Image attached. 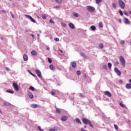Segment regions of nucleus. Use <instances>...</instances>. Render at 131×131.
I'll list each match as a JSON object with an SVG mask.
<instances>
[{
	"label": "nucleus",
	"instance_id": "f257e3e1",
	"mask_svg": "<svg viewBox=\"0 0 131 131\" xmlns=\"http://www.w3.org/2000/svg\"><path fill=\"white\" fill-rule=\"evenodd\" d=\"M120 62L123 67H125V59H124V58L122 56H120Z\"/></svg>",
	"mask_w": 131,
	"mask_h": 131
},
{
	"label": "nucleus",
	"instance_id": "f03ea898",
	"mask_svg": "<svg viewBox=\"0 0 131 131\" xmlns=\"http://www.w3.org/2000/svg\"><path fill=\"white\" fill-rule=\"evenodd\" d=\"M118 3L121 9H124V8H125V3H124L123 1H122V0H119Z\"/></svg>",
	"mask_w": 131,
	"mask_h": 131
},
{
	"label": "nucleus",
	"instance_id": "7ed1b4c3",
	"mask_svg": "<svg viewBox=\"0 0 131 131\" xmlns=\"http://www.w3.org/2000/svg\"><path fill=\"white\" fill-rule=\"evenodd\" d=\"M25 16L28 19H30L31 22H33V23H36V21H35V20L34 19H33V18H32V17H31V16L28 15H27V14H25Z\"/></svg>",
	"mask_w": 131,
	"mask_h": 131
},
{
	"label": "nucleus",
	"instance_id": "20e7f679",
	"mask_svg": "<svg viewBox=\"0 0 131 131\" xmlns=\"http://www.w3.org/2000/svg\"><path fill=\"white\" fill-rule=\"evenodd\" d=\"M15 91H16V92H19V86L18 85V84L16 83H13L12 84Z\"/></svg>",
	"mask_w": 131,
	"mask_h": 131
},
{
	"label": "nucleus",
	"instance_id": "39448f33",
	"mask_svg": "<svg viewBox=\"0 0 131 131\" xmlns=\"http://www.w3.org/2000/svg\"><path fill=\"white\" fill-rule=\"evenodd\" d=\"M82 121L84 123V124H89V123L91 121V120L85 118H82Z\"/></svg>",
	"mask_w": 131,
	"mask_h": 131
},
{
	"label": "nucleus",
	"instance_id": "423d86ee",
	"mask_svg": "<svg viewBox=\"0 0 131 131\" xmlns=\"http://www.w3.org/2000/svg\"><path fill=\"white\" fill-rule=\"evenodd\" d=\"M87 9L89 12L93 13V12H95V8L92 6H87Z\"/></svg>",
	"mask_w": 131,
	"mask_h": 131
},
{
	"label": "nucleus",
	"instance_id": "0eeeda50",
	"mask_svg": "<svg viewBox=\"0 0 131 131\" xmlns=\"http://www.w3.org/2000/svg\"><path fill=\"white\" fill-rule=\"evenodd\" d=\"M35 72H36L37 76L39 78H42V76L41 75V72H40V71H39V70H36Z\"/></svg>",
	"mask_w": 131,
	"mask_h": 131
},
{
	"label": "nucleus",
	"instance_id": "6e6552de",
	"mask_svg": "<svg viewBox=\"0 0 131 131\" xmlns=\"http://www.w3.org/2000/svg\"><path fill=\"white\" fill-rule=\"evenodd\" d=\"M114 71L115 72H116V73H117V75H118L119 76H120V75H121V72H120V71H119V70H118V68H115Z\"/></svg>",
	"mask_w": 131,
	"mask_h": 131
},
{
	"label": "nucleus",
	"instance_id": "1a4fd4ad",
	"mask_svg": "<svg viewBox=\"0 0 131 131\" xmlns=\"http://www.w3.org/2000/svg\"><path fill=\"white\" fill-rule=\"evenodd\" d=\"M104 95L107 96V97H109L110 98L111 97V96H112L111 93H110L109 91L104 92Z\"/></svg>",
	"mask_w": 131,
	"mask_h": 131
},
{
	"label": "nucleus",
	"instance_id": "9d476101",
	"mask_svg": "<svg viewBox=\"0 0 131 131\" xmlns=\"http://www.w3.org/2000/svg\"><path fill=\"white\" fill-rule=\"evenodd\" d=\"M69 26L72 29H75V26H74V25L73 23H69Z\"/></svg>",
	"mask_w": 131,
	"mask_h": 131
},
{
	"label": "nucleus",
	"instance_id": "9b49d317",
	"mask_svg": "<svg viewBox=\"0 0 131 131\" xmlns=\"http://www.w3.org/2000/svg\"><path fill=\"white\" fill-rule=\"evenodd\" d=\"M72 67L73 68H76V65H77V63H76V61H73V62H72Z\"/></svg>",
	"mask_w": 131,
	"mask_h": 131
},
{
	"label": "nucleus",
	"instance_id": "f8f14e48",
	"mask_svg": "<svg viewBox=\"0 0 131 131\" xmlns=\"http://www.w3.org/2000/svg\"><path fill=\"white\" fill-rule=\"evenodd\" d=\"M23 59L24 61H27V60H28V56H27L26 54H24L23 55Z\"/></svg>",
	"mask_w": 131,
	"mask_h": 131
},
{
	"label": "nucleus",
	"instance_id": "ddd939ff",
	"mask_svg": "<svg viewBox=\"0 0 131 131\" xmlns=\"http://www.w3.org/2000/svg\"><path fill=\"white\" fill-rule=\"evenodd\" d=\"M4 106H13V105H12L11 103L8 102H4Z\"/></svg>",
	"mask_w": 131,
	"mask_h": 131
},
{
	"label": "nucleus",
	"instance_id": "4468645a",
	"mask_svg": "<svg viewBox=\"0 0 131 131\" xmlns=\"http://www.w3.org/2000/svg\"><path fill=\"white\" fill-rule=\"evenodd\" d=\"M31 54L33 56H37V52L34 50L31 51Z\"/></svg>",
	"mask_w": 131,
	"mask_h": 131
},
{
	"label": "nucleus",
	"instance_id": "2eb2a0df",
	"mask_svg": "<svg viewBox=\"0 0 131 131\" xmlns=\"http://www.w3.org/2000/svg\"><path fill=\"white\" fill-rule=\"evenodd\" d=\"M124 20H125V23H126V24H128V25L130 24V21H129V20H128L127 18H125Z\"/></svg>",
	"mask_w": 131,
	"mask_h": 131
},
{
	"label": "nucleus",
	"instance_id": "dca6fc26",
	"mask_svg": "<svg viewBox=\"0 0 131 131\" xmlns=\"http://www.w3.org/2000/svg\"><path fill=\"white\" fill-rule=\"evenodd\" d=\"M126 89H127L128 90H129L131 89V84L130 83H127L126 84Z\"/></svg>",
	"mask_w": 131,
	"mask_h": 131
},
{
	"label": "nucleus",
	"instance_id": "f3484780",
	"mask_svg": "<svg viewBox=\"0 0 131 131\" xmlns=\"http://www.w3.org/2000/svg\"><path fill=\"white\" fill-rule=\"evenodd\" d=\"M61 120L62 121H66V120H67V117L66 116H62L61 117Z\"/></svg>",
	"mask_w": 131,
	"mask_h": 131
},
{
	"label": "nucleus",
	"instance_id": "a211bd4d",
	"mask_svg": "<svg viewBox=\"0 0 131 131\" xmlns=\"http://www.w3.org/2000/svg\"><path fill=\"white\" fill-rule=\"evenodd\" d=\"M30 106L32 108H37V104H32L30 105Z\"/></svg>",
	"mask_w": 131,
	"mask_h": 131
},
{
	"label": "nucleus",
	"instance_id": "6ab92c4d",
	"mask_svg": "<svg viewBox=\"0 0 131 131\" xmlns=\"http://www.w3.org/2000/svg\"><path fill=\"white\" fill-rule=\"evenodd\" d=\"M28 96L29 97V98H30V99H33V95L32 94V93L29 92Z\"/></svg>",
	"mask_w": 131,
	"mask_h": 131
},
{
	"label": "nucleus",
	"instance_id": "aec40b11",
	"mask_svg": "<svg viewBox=\"0 0 131 131\" xmlns=\"http://www.w3.org/2000/svg\"><path fill=\"white\" fill-rule=\"evenodd\" d=\"M50 69L51 70H55V67H54V65L53 64H50L49 66Z\"/></svg>",
	"mask_w": 131,
	"mask_h": 131
},
{
	"label": "nucleus",
	"instance_id": "412c9836",
	"mask_svg": "<svg viewBox=\"0 0 131 131\" xmlns=\"http://www.w3.org/2000/svg\"><path fill=\"white\" fill-rule=\"evenodd\" d=\"M80 55L81 57H83V58H86V56H85V54H84V53L81 52L80 53Z\"/></svg>",
	"mask_w": 131,
	"mask_h": 131
},
{
	"label": "nucleus",
	"instance_id": "4be33fe9",
	"mask_svg": "<svg viewBox=\"0 0 131 131\" xmlns=\"http://www.w3.org/2000/svg\"><path fill=\"white\" fill-rule=\"evenodd\" d=\"M90 28L93 30V31H95L96 30V27L95 26H91Z\"/></svg>",
	"mask_w": 131,
	"mask_h": 131
},
{
	"label": "nucleus",
	"instance_id": "5701e85b",
	"mask_svg": "<svg viewBox=\"0 0 131 131\" xmlns=\"http://www.w3.org/2000/svg\"><path fill=\"white\" fill-rule=\"evenodd\" d=\"M6 93H9L10 94H14V92L11 90H7Z\"/></svg>",
	"mask_w": 131,
	"mask_h": 131
},
{
	"label": "nucleus",
	"instance_id": "b1692460",
	"mask_svg": "<svg viewBox=\"0 0 131 131\" xmlns=\"http://www.w3.org/2000/svg\"><path fill=\"white\" fill-rule=\"evenodd\" d=\"M55 108L57 113H61V111H60V109L58 108L56 106H55Z\"/></svg>",
	"mask_w": 131,
	"mask_h": 131
},
{
	"label": "nucleus",
	"instance_id": "393cba45",
	"mask_svg": "<svg viewBox=\"0 0 131 131\" xmlns=\"http://www.w3.org/2000/svg\"><path fill=\"white\" fill-rule=\"evenodd\" d=\"M76 122L77 123H80V124H81V122H80V120L78 118L76 119Z\"/></svg>",
	"mask_w": 131,
	"mask_h": 131
},
{
	"label": "nucleus",
	"instance_id": "a878e982",
	"mask_svg": "<svg viewBox=\"0 0 131 131\" xmlns=\"http://www.w3.org/2000/svg\"><path fill=\"white\" fill-rule=\"evenodd\" d=\"M29 90H31V91H35V88H34V87H33L32 86H30L29 88Z\"/></svg>",
	"mask_w": 131,
	"mask_h": 131
},
{
	"label": "nucleus",
	"instance_id": "bb28decb",
	"mask_svg": "<svg viewBox=\"0 0 131 131\" xmlns=\"http://www.w3.org/2000/svg\"><path fill=\"white\" fill-rule=\"evenodd\" d=\"M99 47L100 49H104V45L103 43H100Z\"/></svg>",
	"mask_w": 131,
	"mask_h": 131
},
{
	"label": "nucleus",
	"instance_id": "cd10ccee",
	"mask_svg": "<svg viewBox=\"0 0 131 131\" xmlns=\"http://www.w3.org/2000/svg\"><path fill=\"white\" fill-rule=\"evenodd\" d=\"M41 17L44 20H46V19H47V15H46V14H42Z\"/></svg>",
	"mask_w": 131,
	"mask_h": 131
},
{
	"label": "nucleus",
	"instance_id": "c85d7f7f",
	"mask_svg": "<svg viewBox=\"0 0 131 131\" xmlns=\"http://www.w3.org/2000/svg\"><path fill=\"white\" fill-rule=\"evenodd\" d=\"M88 124L90 125V126H91V127H92V128H94V125H93V123H92V122H91V121L88 123Z\"/></svg>",
	"mask_w": 131,
	"mask_h": 131
},
{
	"label": "nucleus",
	"instance_id": "c756f323",
	"mask_svg": "<svg viewBox=\"0 0 131 131\" xmlns=\"http://www.w3.org/2000/svg\"><path fill=\"white\" fill-rule=\"evenodd\" d=\"M99 26L100 28H103V23H102V22H100L99 23Z\"/></svg>",
	"mask_w": 131,
	"mask_h": 131
},
{
	"label": "nucleus",
	"instance_id": "7c9ffc66",
	"mask_svg": "<svg viewBox=\"0 0 131 131\" xmlns=\"http://www.w3.org/2000/svg\"><path fill=\"white\" fill-rule=\"evenodd\" d=\"M112 6L114 8V9L116 10V9H117V8H116V4L115 3L112 4Z\"/></svg>",
	"mask_w": 131,
	"mask_h": 131
},
{
	"label": "nucleus",
	"instance_id": "2f4dec72",
	"mask_svg": "<svg viewBox=\"0 0 131 131\" xmlns=\"http://www.w3.org/2000/svg\"><path fill=\"white\" fill-rule=\"evenodd\" d=\"M28 72L29 73V74L32 75V76H34V77H35V75L33 74L32 73H31V71L28 70Z\"/></svg>",
	"mask_w": 131,
	"mask_h": 131
},
{
	"label": "nucleus",
	"instance_id": "473e14b6",
	"mask_svg": "<svg viewBox=\"0 0 131 131\" xmlns=\"http://www.w3.org/2000/svg\"><path fill=\"white\" fill-rule=\"evenodd\" d=\"M108 68H110V69H111V67H112V63L108 62Z\"/></svg>",
	"mask_w": 131,
	"mask_h": 131
},
{
	"label": "nucleus",
	"instance_id": "72a5a7b5",
	"mask_svg": "<svg viewBox=\"0 0 131 131\" xmlns=\"http://www.w3.org/2000/svg\"><path fill=\"white\" fill-rule=\"evenodd\" d=\"M55 131H58L59 130V128L57 126H55L53 127Z\"/></svg>",
	"mask_w": 131,
	"mask_h": 131
},
{
	"label": "nucleus",
	"instance_id": "f704fd0d",
	"mask_svg": "<svg viewBox=\"0 0 131 131\" xmlns=\"http://www.w3.org/2000/svg\"><path fill=\"white\" fill-rule=\"evenodd\" d=\"M55 1L56 2V3H57V4H61L62 3V0H55Z\"/></svg>",
	"mask_w": 131,
	"mask_h": 131
},
{
	"label": "nucleus",
	"instance_id": "c9c22d12",
	"mask_svg": "<svg viewBox=\"0 0 131 131\" xmlns=\"http://www.w3.org/2000/svg\"><path fill=\"white\" fill-rule=\"evenodd\" d=\"M119 13L120 15H121V16H122L123 15V12H122V11H121V10H119Z\"/></svg>",
	"mask_w": 131,
	"mask_h": 131
},
{
	"label": "nucleus",
	"instance_id": "e433bc0d",
	"mask_svg": "<svg viewBox=\"0 0 131 131\" xmlns=\"http://www.w3.org/2000/svg\"><path fill=\"white\" fill-rule=\"evenodd\" d=\"M76 73L77 75H80V74H81V72H80V71H77Z\"/></svg>",
	"mask_w": 131,
	"mask_h": 131
},
{
	"label": "nucleus",
	"instance_id": "4c0bfd02",
	"mask_svg": "<svg viewBox=\"0 0 131 131\" xmlns=\"http://www.w3.org/2000/svg\"><path fill=\"white\" fill-rule=\"evenodd\" d=\"M120 105L121 106V107H123V108H125L126 107L125 105L122 104V103H120Z\"/></svg>",
	"mask_w": 131,
	"mask_h": 131
},
{
	"label": "nucleus",
	"instance_id": "58836bf2",
	"mask_svg": "<svg viewBox=\"0 0 131 131\" xmlns=\"http://www.w3.org/2000/svg\"><path fill=\"white\" fill-rule=\"evenodd\" d=\"M115 129H116V130H117V129H118V126H117V125L114 124V125Z\"/></svg>",
	"mask_w": 131,
	"mask_h": 131
},
{
	"label": "nucleus",
	"instance_id": "ea45409f",
	"mask_svg": "<svg viewBox=\"0 0 131 131\" xmlns=\"http://www.w3.org/2000/svg\"><path fill=\"white\" fill-rule=\"evenodd\" d=\"M101 2H102V0H96V3L97 4H100V3H101Z\"/></svg>",
	"mask_w": 131,
	"mask_h": 131
},
{
	"label": "nucleus",
	"instance_id": "a19ab883",
	"mask_svg": "<svg viewBox=\"0 0 131 131\" xmlns=\"http://www.w3.org/2000/svg\"><path fill=\"white\" fill-rule=\"evenodd\" d=\"M103 69H104V70H106V69H107V66L106 65H103Z\"/></svg>",
	"mask_w": 131,
	"mask_h": 131
},
{
	"label": "nucleus",
	"instance_id": "79ce46f5",
	"mask_svg": "<svg viewBox=\"0 0 131 131\" xmlns=\"http://www.w3.org/2000/svg\"><path fill=\"white\" fill-rule=\"evenodd\" d=\"M38 129H39L40 131H43V130L42 129H41V128L40 127V126H38L37 127Z\"/></svg>",
	"mask_w": 131,
	"mask_h": 131
},
{
	"label": "nucleus",
	"instance_id": "37998d69",
	"mask_svg": "<svg viewBox=\"0 0 131 131\" xmlns=\"http://www.w3.org/2000/svg\"><path fill=\"white\" fill-rule=\"evenodd\" d=\"M49 63H52V59L50 58H48Z\"/></svg>",
	"mask_w": 131,
	"mask_h": 131
},
{
	"label": "nucleus",
	"instance_id": "c03bdc74",
	"mask_svg": "<svg viewBox=\"0 0 131 131\" xmlns=\"http://www.w3.org/2000/svg\"><path fill=\"white\" fill-rule=\"evenodd\" d=\"M125 41L124 40H121L120 41L121 45H124Z\"/></svg>",
	"mask_w": 131,
	"mask_h": 131
},
{
	"label": "nucleus",
	"instance_id": "a18cd8bd",
	"mask_svg": "<svg viewBox=\"0 0 131 131\" xmlns=\"http://www.w3.org/2000/svg\"><path fill=\"white\" fill-rule=\"evenodd\" d=\"M74 16L75 17H78L79 15H78V14L75 13H74Z\"/></svg>",
	"mask_w": 131,
	"mask_h": 131
},
{
	"label": "nucleus",
	"instance_id": "49530a36",
	"mask_svg": "<svg viewBox=\"0 0 131 131\" xmlns=\"http://www.w3.org/2000/svg\"><path fill=\"white\" fill-rule=\"evenodd\" d=\"M118 64H119V62H118V61H116L115 62V65H116V66L118 65Z\"/></svg>",
	"mask_w": 131,
	"mask_h": 131
},
{
	"label": "nucleus",
	"instance_id": "de8ad7c7",
	"mask_svg": "<svg viewBox=\"0 0 131 131\" xmlns=\"http://www.w3.org/2000/svg\"><path fill=\"white\" fill-rule=\"evenodd\" d=\"M119 83L120 84H122V83H123V81H122V80H120Z\"/></svg>",
	"mask_w": 131,
	"mask_h": 131
},
{
	"label": "nucleus",
	"instance_id": "09e8293b",
	"mask_svg": "<svg viewBox=\"0 0 131 131\" xmlns=\"http://www.w3.org/2000/svg\"><path fill=\"white\" fill-rule=\"evenodd\" d=\"M10 14L11 15L12 18H13V19H14V14H13V13H12L11 12H10Z\"/></svg>",
	"mask_w": 131,
	"mask_h": 131
},
{
	"label": "nucleus",
	"instance_id": "8fccbe9b",
	"mask_svg": "<svg viewBox=\"0 0 131 131\" xmlns=\"http://www.w3.org/2000/svg\"><path fill=\"white\" fill-rule=\"evenodd\" d=\"M54 40H55V41H59V38H55Z\"/></svg>",
	"mask_w": 131,
	"mask_h": 131
},
{
	"label": "nucleus",
	"instance_id": "3c124183",
	"mask_svg": "<svg viewBox=\"0 0 131 131\" xmlns=\"http://www.w3.org/2000/svg\"><path fill=\"white\" fill-rule=\"evenodd\" d=\"M51 95H52V96H55V92H51Z\"/></svg>",
	"mask_w": 131,
	"mask_h": 131
},
{
	"label": "nucleus",
	"instance_id": "603ef678",
	"mask_svg": "<svg viewBox=\"0 0 131 131\" xmlns=\"http://www.w3.org/2000/svg\"><path fill=\"white\" fill-rule=\"evenodd\" d=\"M50 23H51L52 24H53L54 23V21H53V20H52V19H50Z\"/></svg>",
	"mask_w": 131,
	"mask_h": 131
},
{
	"label": "nucleus",
	"instance_id": "864d4df0",
	"mask_svg": "<svg viewBox=\"0 0 131 131\" xmlns=\"http://www.w3.org/2000/svg\"><path fill=\"white\" fill-rule=\"evenodd\" d=\"M124 15H125L126 16H128V14L126 12H124Z\"/></svg>",
	"mask_w": 131,
	"mask_h": 131
},
{
	"label": "nucleus",
	"instance_id": "5fc2aeb1",
	"mask_svg": "<svg viewBox=\"0 0 131 131\" xmlns=\"http://www.w3.org/2000/svg\"><path fill=\"white\" fill-rule=\"evenodd\" d=\"M54 8H55L56 9H58V8H60V6H55Z\"/></svg>",
	"mask_w": 131,
	"mask_h": 131
},
{
	"label": "nucleus",
	"instance_id": "6e6d98bb",
	"mask_svg": "<svg viewBox=\"0 0 131 131\" xmlns=\"http://www.w3.org/2000/svg\"><path fill=\"white\" fill-rule=\"evenodd\" d=\"M46 49L47 50V51H49L50 50V47H49V46H47Z\"/></svg>",
	"mask_w": 131,
	"mask_h": 131
},
{
	"label": "nucleus",
	"instance_id": "4d7b16f0",
	"mask_svg": "<svg viewBox=\"0 0 131 131\" xmlns=\"http://www.w3.org/2000/svg\"><path fill=\"white\" fill-rule=\"evenodd\" d=\"M49 131H55L54 128L49 129Z\"/></svg>",
	"mask_w": 131,
	"mask_h": 131
},
{
	"label": "nucleus",
	"instance_id": "13d9d810",
	"mask_svg": "<svg viewBox=\"0 0 131 131\" xmlns=\"http://www.w3.org/2000/svg\"><path fill=\"white\" fill-rule=\"evenodd\" d=\"M6 70H7V71H10V68H6Z\"/></svg>",
	"mask_w": 131,
	"mask_h": 131
},
{
	"label": "nucleus",
	"instance_id": "bf43d9fd",
	"mask_svg": "<svg viewBox=\"0 0 131 131\" xmlns=\"http://www.w3.org/2000/svg\"><path fill=\"white\" fill-rule=\"evenodd\" d=\"M80 98H83V95L82 94H80Z\"/></svg>",
	"mask_w": 131,
	"mask_h": 131
},
{
	"label": "nucleus",
	"instance_id": "052dcab7",
	"mask_svg": "<svg viewBox=\"0 0 131 131\" xmlns=\"http://www.w3.org/2000/svg\"><path fill=\"white\" fill-rule=\"evenodd\" d=\"M25 31H26V32H28L29 31H29V30H27V29H26V30H25Z\"/></svg>",
	"mask_w": 131,
	"mask_h": 131
},
{
	"label": "nucleus",
	"instance_id": "680f3d73",
	"mask_svg": "<svg viewBox=\"0 0 131 131\" xmlns=\"http://www.w3.org/2000/svg\"><path fill=\"white\" fill-rule=\"evenodd\" d=\"M59 51L61 52V53H63V51L61 50H59Z\"/></svg>",
	"mask_w": 131,
	"mask_h": 131
},
{
	"label": "nucleus",
	"instance_id": "e2e57ef3",
	"mask_svg": "<svg viewBox=\"0 0 131 131\" xmlns=\"http://www.w3.org/2000/svg\"><path fill=\"white\" fill-rule=\"evenodd\" d=\"M1 39H2V40H3V39H4V37H1Z\"/></svg>",
	"mask_w": 131,
	"mask_h": 131
},
{
	"label": "nucleus",
	"instance_id": "0e129e2a",
	"mask_svg": "<svg viewBox=\"0 0 131 131\" xmlns=\"http://www.w3.org/2000/svg\"><path fill=\"white\" fill-rule=\"evenodd\" d=\"M31 36H32V37H34V35L31 34Z\"/></svg>",
	"mask_w": 131,
	"mask_h": 131
},
{
	"label": "nucleus",
	"instance_id": "69168bd1",
	"mask_svg": "<svg viewBox=\"0 0 131 131\" xmlns=\"http://www.w3.org/2000/svg\"><path fill=\"white\" fill-rule=\"evenodd\" d=\"M119 23H121V20H119Z\"/></svg>",
	"mask_w": 131,
	"mask_h": 131
},
{
	"label": "nucleus",
	"instance_id": "338daca9",
	"mask_svg": "<svg viewBox=\"0 0 131 131\" xmlns=\"http://www.w3.org/2000/svg\"><path fill=\"white\" fill-rule=\"evenodd\" d=\"M129 14H130V15H131V11H129Z\"/></svg>",
	"mask_w": 131,
	"mask_h": 131
},
{
	"label": "nucleus",
	"instance_id": "774afa93",
	"mask_svg": "<svg viewBox=\"0 0 131 131\" xmlns=\"http://www.w3.org/2000/svg\"><path fill=\"white\" fill-rule=\"evenodd\" d=\"M130 43V45L131 46V42H130V43Z\"/></svg>",
	"mask_w": 131,
	"mask_h": 131
}]
</instances>
